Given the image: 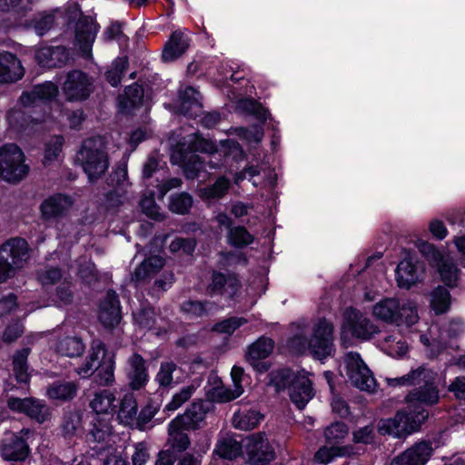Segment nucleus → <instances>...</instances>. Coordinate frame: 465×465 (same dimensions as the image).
<instances>
[{
	"label": "nucleus",
	"mask_w": 465,
	"mask_h": 465,
	"mask_svg": "<svg viewBox=\"0 0 465 465\" xmlns=\"http://www.w3.org/2000/svg\"><path fill=\"white\" fill-rule=\"evenodd\" d=\"M292 336L287 347L293 353L311 351L314 357L322 359L331 354L333 341V326L326 319H320L315 324L312 336L309 339V324L299 321L292 325Z\"/></svg>",
	"instance_id": "f257e3e1"
},
{
	"label": "nucleus",
	"mask_w": 465,
	"mask_h": 465,
	"mask_svg": "<svg viewBox=\"0 0 465 465\" xmlns=\"http://www.w3.org/2000/svg\"><path fill=\"white\" fill-rule=\"evenodd\" d=\"M371 312L377 320L398 327H411L420 320L417 303L409 299H381L373 305Z\"/></svg>",
	"instance_id": "f03ea898"
},
{
	"label": "nucleus",
	"mask_w": 465,
	"mask_h": 465,
	"mask_svg": "<svg viewBox=\"0 0 465 465\" xmlns=\"http://www.w3.org/2000/svg\"><path fill=\"white\" fill-rule=\"evenodd\" d=\"M76 161L90 182L99 180L110 165L104 139L96 136L84 140L76 154Z\"/></svg>",
	"instance_id": "7ed1b4c3"
},
{
	"label": "nucleus",
	"mask_w": 465,
	"mask_h": 465,
	"mask_svg": "<svg viewBox=\"0 0 465 465\" xmlns=\"http://www.w3.org/2000/svg\"><path fill=\"white\" fill-rule=\"evenodd\" d=\"M271 383L276 391L288 389L291 401L302 410L313 397L312 381L304 371L282 370L271 373Z\"/></svg>",
	"instance_id": "20e7f679"
},
{
	"label": "nucleus",
	"mask_w": 465,
	"mask_h": 465,
	"mask_svg": "<svg viewBox=\"0 0 465 465\" xmlns=\"http://www.w3.org/2000/svg\"><path fill=\"white\" fill-rule=\"evenodd\" d=\"M428 415V411L423 408H409L398 411L393 418L381 420L378 429L381 434H389L396 438L405 437L418 430Z\"/></svg>",
	"instance_id": "39448f33"
},
{
	"label": "nucleus",
	"mask_w": 465,
	"mask_h": 465,
	"mask_svg": "<svg viewBox=\"0 0 465 465\" xmlns=\"http://www.w3.org/2000/svg\"><path fill=\"white\" fill-rule=\"evenodd\" d=\"M29 173L25 155L16 144L9 143L0 149V178L10 183L24 180Z\"/></svg>",
	"instance_id": "423d86ee"
},
{
	"label": "nucleus",
	"mask_w": 465,
	"mask_h": 465,
	"mask_svg": "<svg viewBox=\"0 0 465 465\" xmlns=\"http://www.w3.org/2000/svg\"><path fill=\"white\" fill-rule=\"evenodd\" d=\"M431 372L423 367H420L401 378L391 380L390 384L412 385L424 381L425 386L414 391L409 395L410 401H417L426 404H434L439 400V392L436 387L430 382Z\"/></svg>",
	"instance_id": "0eeeda50"
},
{
	"label": "nucleus",
	"mask_w": 465,
	"mask_h": 465,
	"mask_svg": "<svg viewBox=\"0 0 465 465\" xmlns=\"http://www.w3.org/2000/svg\"><path fill=\"white\" fill-rule=\"evenodd\" d=\"M346 374L351 383L361 391H371L376 386L375 379L357 352H348L344 357Z\"/></svg>",
	"instance_id": "6e6552de"
},
{
	"label": "nucleus",
	"mask_w": 465,
	"mask_h": 465,
	"mask_svg": "<svg viewBox=\"0 0 465 465\" xmlns=\"http://www.w3.org/2000/svg\"><path fill=\"white\" fill-rule=\"evenodd\" d=\"M62 90L68 101H84L93 92V80L85 73L73 70L66 74Z\"/></svg>",
	"instance_id": "1a4fd4ad"
},
{
	"label": "nucleus",
	"mask_w": 465,
	"mask_h": 465,
	"mask_svg": "<svg viewBox=\"0 0 465 465\" xmlns=\"http://www.w3.org/2000/svg\"><path fill=\"white\" fill-rule=\"evenodd\" d=\"M378 331L377 326L360 311L348 309L341 328V337L346 333L358 339L368 340Z\"/></svg>",
	"instance_id": "9d476101"
},
{
	"label": "nucleus",
	"mask_w": 465,
	"mask_h": 465,
	"mask_svg": "<svg viewBox=\"0 0 465 465\" xmlns=\"http://www.w3.org/2000/svg\"><path fill=\"white\" fill-rule=\"evenodd\" d=\"M420 252L438 267L442 282L449 286L456 285L459 270L449 256H444L432 244L424 242Z\"/></svg>",
	"instance_id": "9b49d317"
},
{
	"label": "nucleus",
	"mask_w": 465,
	"mask_h": 465,
	"mask_svg": "<svg viewBox=\"0 0 465 465\" xmlns=\"http://www.w3.org/2000/svg\"><path fill=\"white\" fill-rule=\"evenodd\" d=\"M247 440L246 450L250 462L255 465H262L274 459V448L264 435L261 433L253 434Z\"/></svg>",
	"instance_id": "f8f14e48"
},
{
	"label": "nucleus",
	"mask_w": 465,
	"mask_h": 465,
	"mask_svg": "<svg viewBox=\"0 0 465 465\" xmlns=\"http://www.w3.org/2000/svg\"><path fill=\"white\" fill-rule=\"evenodd\" d=\"M0 256L9 261L15 270L23 268L29 260V247L25 240L12 238L0 245Z\"/></svg>",
	"instance_id": "ddd939ff"
},
{
	"label": "nucleus",
	"mask_w": 465,
	"mask_h": 465,
	"mask_svg": "<svg viewBox=\"0 0 465 465\" xmlns=\"http://www.w3.org/2000/svg\"><path fill=\"white\" fill-rule=\"evenodd\" d=\"M432 452L433 447L430 442L420 441L394 457L391 465H425Z\"/></svg>",
	"instance_id": "4468645a"
},
{
	"label": "nucleus",
	"mask_w": 465,
	"mask_h": 465,
	"mask_svg": "<svg viewBox=\"0 0 465 465\" xmlns=\"http://www.w3.org/2000/svg\"><path fill=\"white\" fill-rule=\"evenodd\" d=\"M6 121L9 130L16 135L25 137L35 134L40 122L27 115L26 112L20 108H13L7 112Z\"/></svg>",
	"instance_id": "2eb2a0df"
},
{
	"label": "nucleus",
	"mask_w": 465,
	"mask_h": 465,
	"mask_svg": "<svg viewBox=\"0 0 465 465\" xmlns=\"http://www.w3.org/2000/svg\"><path fill=\"white\" fill-rule=\"evenodd\" d=\"M7 406L10 410L25 413L39 422H44L49 416V408L42 401L33 398H15L7 401Z\"/></svg>",
	"instance_id": "dca6fc26"
},
{
	"label": "nucleus",
	"mask_w": 465,
	"mask_h": 465,
	"mask_svg": "<svg viewBox=\"0 0 465 465\" xmlns=\"http://www.w3.org/2000/svg\"><path fill=\"white\" fill-rule=\"evenodd\" d=\"M30 430L23 429L20 435H13L10 439L5 440L0 446V454L6 460H24L29 454V447L24 436H28Z\"/></svg>",
	"instance_id": "f3484780"
},
{
	"label": "nucleus",
	"mask_w": 465,
	"mask_h": 465,
	"mask_svg": "<svg viewBox=\"0 0 465 465\" xmlns=\"http://www.w3.org/2000/svg\"><path fill=\"white\" fill-rule=\"evenodd\" d=\"M98 318L105 328H114L121 319L120 302L114 291H109L99 307Z\"/></svg>",
	"instance_id": "a211bd4d"
},
{
	"label": "nucleus",
	"mask_w": 465,
	"mask_h": 465,
	"mask_svg": "<svg viewBox=\"0 0 465 465\" xmlns=\"http://www.w3.org/2000/svg\"><path fill=\"white\" fill-rule=\"evenodd\" d=\"M58 94V87L52 82L35 85L31 91L23 93L20 103L25 107L37 106L53 100Z\"/></svg>",
	"instance_id": "6ab92c4d"
},
{
	"label": "nucleus",
	"mask_w": 465,
	"mask_h": 465,
	"mask_svg": "<svg viewBox=\"0 0 465 465\" xmlns=\"http://www.w3.org/2000/svg\"><path fill=\"white\" fill-rule=\"evenodd\" d=\"M274 348V342L271 338L261 337L248 349L246 359L253 368L259 371H265L267 366L261 360L267 358Z\"/></svg>",
	"instance_id": "aec40b11"
},
{
	"label": "nucleus",
	"mask_w": 465,
	"mask_h": 465,
	"mask_svg": "<svg viewBox=\"0 0 465 465\" xmlns=\"http://www.w3.org/2000/svg\"><path fill=\"white\" fill-rule=\"evenodd\" d=\"M171 161L173 163L183 167L184 175L188 179L196 178L200 170L203 167V162L199 155L191 152H183L182 149L173 151Z\"/></svg>",
	"instance_id": "412c9836"
},
{
	"label": "nucleus",
	"mask_w": 465,
	"mask_h": 465,
	"mask_svg": "<svg viewBox=\"0 0 465 465\" xmlns=\"http://www.w3.org/2000/svg\"><path fill=\"white\" fill-rule=\"evenodd\" d=\"M209 405L208 402L194 401L183 415L173 419V424L182 423L183 428L191 430L199 428L209 411Z\"/></svg>",
	"instance_id": "4be33fe9"
},
{
	"label": "nucleus",
	"mask_w": 465,
	"mask_h": 465,
	"mask_svg": "<svg viewBox=\"0 0 465 465\" xmlns=\"http://www.w3.org/2000/svg\"><path fill=\"white\" fill-rule=\"evenodd\" d=\"M73 203L70 196L58 193L45 199L41 203L40 210L45 219H52L65 214Z\"/></svg>",
	"instance_id": "5701e85b"
},
{
	"label": "nucleus",
	"mask_w": 465,
	"mask_h": 465,
	"mask_svg": "<svg viewBox=\"0 0 465 465\" xmlns=\"http://www.w3.org/2000/svg\"><path fill=\"white\" fill-rule=\"evenodd\" d=\"M127 379L131 389L140 390L145 386L148 381V373L143 358L134 353L128 359Z\"/></svg>",
	"instance_id": "b1692460"
},
{
	"label": "nucleus",
	"mask_w": 465,
	"mask_h": 465,
	"mask_svg": "<svg viewBox=\"0 0 465 465\" xmlns=\"http://www.w3.org/2000/svg\"><path fill=\"white\" fill-rule=\"evenodd\" d=\"M25 70L18 58L11 53L0 54V84L15 82L24 76Z\"/></svg>",
	"instance_id": "393cba45"
},
{
	"label": "nucleus",
	"mask_w": 465,
	"mask_h": 465,
	"mask_svg": "<svg viewBox=\"0 0 465 465\" xmlns=\"http://www.w3.org/2000/svg\"><path fill=\"white\" fill-rule=\"evenodd\" d=\"M35 59L41 66L53 68L66 64L69 60V54L63 46H45L36 51Z\"/></svg>",
	"instance_id": "a878e982"
},
{
	"label": "nucleus",
	"mask_w": 465,
	"mask_h": 465,
	"mask_svg": "<svg viewBox=\"0 0 465 465\" xmlns=\"http://www.w3.org/2000/svg\"><path fill=\"white\" fill-rule=\"evenodd\" d=\"M190 45L188 35L181 30L174 31L163 51V60L171 62L183 55Z\"/></svg>",
	"instance_id": "bb28decb"
},
{
	"label": "nucleus",
	"mask_w": 465,
	"mask_h": 465,
	"mask_svg": "<svg viewBox=\"0 0 465 465\" xmlns=\"http://www.w3.org/2000/svg\"><path fill=\"white\" fill-rule=\"evenodd\" d=\"M429 307L435 315L445 314L450 312L453 299L450 291L443 286L432 289L429 295Z\"/></svg>",
	"instance_id": "cd10ccee"
},
{
	"label": "nucleus",
	"mask_w": 465,
	"mask_h": 465,
	"mask_svg": "<svg viewBox=\"0 0 465 465\" xmlns=\"http://www.w3.org/2000/svg\"><path fill=\"white\" fill-rule=\"evenodd\" d=\"M105 354V349L104 344L97 341L92 343L89 353L85 359V361L76 369V372L82 378H88L95 371H97L100 361Z\"/></svg>",
	"instance_id": "c85d7f7f"
},
{
	"label": "nucleus",
	"mask_w": 465,
	"mask_h": 465,
	"mask_svg": "<svg viewBox=\"0 0 465 465\" xmlns=\"http://www.w3.org/2000/svg\"><path fill=\"white\" fill-rule=\"evenodd\" d=\"M396 273L398 285L405 289L411 288L420 277L419 267L411 258L402 260L397 266Z\"/></svg>",
	"instance_id": "c756f323"
},
{
	"label": "nucleus",
	"mask_w": 465,
	"mask_h": 465,
	"mask_svg": "<svg viewBox=\"0 0 465 465\" xmlns=\"http://www.w3.org/2000/svg\"><path fill=\"white\" fill-rule=\"evenodd\" d=\"M78 388V384L72 381H54L47 387L46 395L54 401H69L76 396Z\"/></svg>",
	"instance_id": "7c9ffc66"
},
{
	"label": "nucleus",
	"mask_w": 465,
	"mask_h": 465,
	"mask_svg": "<svg viewBox=\"0 0 465 465\" xmlns=\"http://www.w3.org/2000/svg\"><path fill=\"white\" fill-rule=\"evenodd\" d=\"M96 33L97 27L93 21L83 19L77 22L75 37L84 54H88L90 53Z\"/></svg>",
	"instance_id": "2f4dec72"
},
{
	"label": "nucleus",
	"mask_w": 465,
	"mask_h": 465,
	"mask_svg": "<svg viewBox=\"0 0 465 465\" xmlns=\"http://www.w3.org/2000/svg\"><path fill=\"white\" fill-rule=\"evenodd\" d=\"M54 347L58 353L71 358L81 356L85 350L81 338L69 335L57 338Z\"/></svg>",
	"instance_id": "473e14b6"
},
{
	"label": "nucleus",
	"mask_w": 465,
	"mask_h": 465,
	"mask_svg": "<svg viewBox=\"0 0 465 465\" xmlns=\"http://www.w3.org/2000/svg\"><path fill=\"white\" fill-rule=\"evenodd\" d=\"M239 287L238 279L232 274H224L222 272H213L212 283L209 285V292L212 294L227 293L230 296L233 295Z\"/></svg>",
	"instance_id": "72a5a7b5"
},
{
	"label": "nucleus",
	"mask_w": 465,
	"mask_h": 465,
	"mask_svg": "<svg viewBox=\"0 0 465 465\" xmlns=\"http://www.w3.org/2000/svg\"><path fill=\"white\" fill-rule=\"evenodd\" d=\"M137 411L138 404L134 395L126 393L121 399L116 411L117 420L124 426H131L135 421Z\"/></svg>",
	"instance_id": "f704fd0d"
},
{
	"label": "nucleus",
	"mask_w": 465,
	"mask_h": 465,
	"mask_svg": "<svg viewBox=\"0 0 465 465\" xmlns=\"http://www.w3.org/2000/svg\"><path fill=\"white\" fill-rule=\"evenodd\" d=\"M163 266L164 260L161 256L149 257L135 268L131 279L135 283L143 282L156 274Z\"/></svg>",
	"instance_id": "c9c22d12"
},
{
	"label": "nucleus",
	"mask_w": 465,
	"mask_h": 465,
	"mask_svg": "<svg viewBox=\"0 0 465 465\" xmlns=\"http://www.w3.org/2000/svg\"><path fill=\"white\" fill-rule=\"evenodd\" d=\"M143 97V90L138 84L128 86L124 94L118 98L119 108L122 113L131 114L140 106Z\"/></svg>",
	"instance_id": "e433bc0d"
},
{
	"label": "nucleus",
	"mask_w": 465,
	"mask_h": 465,
	"mask_svg": "<svg viewBox=\"0 0 465 465\" xmlns=\"http://www.w3.org/2000/svg\"><path fill=\"white\" fill-rule=\"evenodd\" d=\"M181 113L189 117H195L201 111L200 94L193 87H186L180 93Z\"/></svg>",
	"instance_id": "4c0bfd02"
},
{
	"label": "nucleus",
	"mask_w": 465,
	"mask_h": 465,
	"mask_svg": "<svg viewBox=\"0 0 465 465\" xmlns=\"http://www.w3.org/2000/svg\"><path fill=\"white\" fill-rule=\"evenodd\" d=\"M114 401L115 395L108 390H103L94 395L90 401V407L96 413V417L100 414L107 415L115 411Z\"/></svg>",
	"instance_id": "58836bf2"
},
{
	"label": "nucleus",
	"mask_w": 465,
	"mask_h": 465,
	"mask_svg": "<svg viewBox=\"0 0 465 465\" xmlns=\"http://www.w3.org/2000/svg\"><path fill=\"white\" fill-rule=\"evenodd\" d=\"M262 419V416L254 410L242 411L233 414L232 425L239 430H249L254 429Z\"/></svg>",
	"instance_id": "ea45409f"
},
{
	"label": "nucleus",
	"mask_w": 465,
	"mask_h": 465,
	"mask_svg": "<svg viewBox=\"0 0 465 465\" xmlns=\"http://www.w3.org/2000/svg\"><path fill=\"white\" fill-rule=\"evenodd\" d=\"M189 429L183 428L182 423L173 424V420L170 422L168 432H169V442L173 449L178 451L185 450L190 445V440L184 430Z\"/></svg>",
	"instance_id": "a19ab883"
},
{
	"label": "nucleus",
	"mask_w": 465,
	"mask_h": 465,
	"mask_svg": "<svg viewBox=\"0 0 465 465\" xmlns=\"http://www.w3.org/2000/svg\"><path fill=\"white\" fill-rule=\"evenodd\" d=\"M112 426L108 419L94 417L92 421V428L87 434L89 442H104L111 435Z\"/></svg>",
	"instance_id": "79ce46f5"
},
{
	"label": "nucleus",
	"mask_w": 465,
	"mask_h": 465,
	"mask_svg": "<svg viewBox=\"0 0 465 465\" xmlns=\"http://www.w3.org/2000/svg\"><path fill=\"white\" fill-rule=\"evenodd\" d=\"M214 452L223 459L233 460L242 453V445L232 437H223L217 442Z\"/></svg>",
	"instance_id": "37998d69"
},
{
	"label": "nucleus",
	"mask_w": 465,
	"mask_h": 465,
	"mask_svg": "<svg viewBox=\"0 0 465 465\" xmlns=\"http://www.w3.org/2000/svg\"><path fill=\"white\" fill-rule=\"evenodd\" d=\"M352 453L351 446L322 447L315 453V460L322 464H328L338 457L350 456Z\"/></svg>",
	"instance_id": "c03bdc74"
},
{
	"label": "nucleus",
	"mask_w": 465,
	"mask_h": 465,
	"mask_svg": "<svg viewBox=\"0 0 465 465\" xmlns=\"http://www.w3.org/2000/svg\"><path fill=\"white\" fill-rule=\"evenodd\" d=\"M230 187V181L224 176L219 177L216 182L207 187L200 188L198 195L202 199L211 200L222 198Z\"/></svg>",
	"instance_id": "a18cd8bd"
},
{
	"label": "nucleus",
	"mask_w": 465,
	"mask_h": 465,
	"mask_svg": "<svg viewBox=\"0 0 465 465\" xmlns=\"http://www.w3.org/2000/svg\"><path fill=\"white\" fill-rule=\"evenodd\" d=\"M62 430L66 438L77 436L82 432V415L78 411H71L64 415Z\"/></svg>",
	"instance_id": "49530a36"
},
{
	"label": "nucleus",
	"mask_w": 465,
	"mask_h": 465,
	"mask_svg": "<svg viewBox=\"0 0 465 465\" xmlns=\"http://www.w3.org/2000/svg\"><path fill=\"white\" fill-rule=\"evenodd\" d=\"M178 367L173 361H162L158 372L155 375V381L162 388H169L173 383V373Z\"/></svg>",
	"instance_id": "de8ad7c7"
},
{
	"label": "nucleus",
	"mask_w": 465,
	"mask_h": 465,
	"mask_svg": "<svg viewBox=\"0 0 465 465\" xmlns=\"http://www.w3.org/2000/svg\"><path fill=\"white\" fill-rule=\"evenodd\" d=\"M29 352L30 350L28 348H25L18 351L14 356V371L16 380L20 382H26L29 378L27 373V357Z\"/></svg>",
	"instance_id": "09e8293b"
},
{
	"label": "nucleus",
	"mask_w": 465,
	"mask_h": 465,
	"mask_svg": "<svg viewBox=\"0 0 465 465\" xmlns=\"http://www.w3.org/2000/svg\"><path fill=\"white\" fill-rule=\"evenodd\" d=\"M193 197L185 192L175 193L171 196L169 208L177 214H185L193 206Z\"/></svg>",
	"instance_id": "8fccbe9b"
},
{
	"label": "nucleus",
	"mask_w": 465,
	"mask_h": 465,
	"mask_svg": "<svg viewBox=\"0 0 465 465\" xmlns=\"http://www.w3.org/2000/svg\"><path fill=\"white\" fill-rule=\"evenodd\" d=\"M199 384L193 382L190 385L183 387L178 392H176L172 400L166 404L165 410L175 411L179 409L184 402H186L194 393Z\"/></svg>",
	"instance_id": "3c124183"
},
{
	"label": "nucleus",
	"mask_w": 465,
	"mask_h": 465,
	"mask_svg": "<svg viewBox=\"0 0 465 465\" xmlns=\"http://www.w3.org/2000/svg\"><path fill=\"white\" fill-rule=\"evenodd\" d=\"M128 66V60L125 56L117 57L112 64L111 68L106 72L105 76L112 86H117L122 80V75Z\"/></svg>",
	"instance_id": "603ef678"
},
{
	"label": "nucleus",
	"mask_w": 465,
	"mask_h": 465,
	"mask_svg": "<svg viewBox=\"0 0 465 465\" xmlns=\"http://www.w3.org/2000/svg\"><path fill=\"white\" fill-rule=\"evenodd\" d=\"M160 409V404L154 401H149L141 410L139 415H136V425L140 430H145L147 424L152 420Z\"/></svg>",
	"instance_id": "864d4df0"
},
{
	"label": "nucleus",
	"mask_w": 465,
	"mask_h": 465,
	"mask_svg": "<svg viewBox=\"0 0 465 465\" xmlns=\"http://www.w3.org/2000/svg\"><path fill=\"white\" fill-rule=\"evenodd\" d=\"M136 323L143 329L152 330L157 323V320L162 321V318L157 317L153 308H143L136 312L134 314Z\"/></svg>",
	"instance_id": "5fc2aeb1"
},
{
	"label": "nucleus",
	"mask_w": 465,
	"mask_h": 465,
	"mask_svg": "<svg viewBox=\"0 0 465 465\" xmlns=\"http://www.w3.org/2000/svg\"><path fill=\"white\" fill-rule=\"evenodd\" d=\"M247 322L243 317H231L216 323L213 330L222 334L231 335Z\"/></svg>",
	"instance_id": "6e6d98bb"
},
{
	"label": "nucleus",
	"mask_w": 465,
	"mask_h": 465,
	"mask_svg": "<svg viewBox=\"0 0 465 465\" xmlns=\"http://www.w3.org/2000/svg\"><path fill=\"white\" fill-rule=\"evenodd\" d=\"M384 348L387 353L392 357L404 355L408 351L406 341L395 335H389L384 339Z\"/></svg>",
	"instance_id": "4d7b16f0"
},
{
	"label": "nucleus",
	"mask_w": 465,
	"mask_h": 465,
	"mask_svg": "<svg viewBox=\"0 0 465 465\" xmlns=\"http://www.w3.org/2000/svg\"><path fill=\"white\" fill-rule=\"evenodd\" d=\"M63 143L64 139L62 136H54L49 140L45 151L44 164H50L59 157Z\"/></svg>",
	"instance_id": "13d9d810"
},
{
	"label": "nucleus",
	"mask_w": 465,
	"mask_h": 465,
	"mask_svg": "<svg viewBox=\"0 0 465 465\" xmlns=\"http://www.w3.org/2000/svg\"><path fill=\"white\" fill-rule=\"evenodd\" d=\"M349 433L348 427L343 422L331 423L324 430V437L329 443H336L344 439Z\"/></svg>",
	"instance_id": "bf43d9fd"
},
{
	"label": "nucleus",
	"mask_w": 465,
	"mask_h": 465,
	"mask_svg": "<svg viewBox=\"0 0 465 465\" xmlns=\"http://www.w3.org/2000/svg\"><path fill=\"white\" fill-rule=\"evenodd\" d=\"M96 378L100 385L109 386L113 384L114 381V367L111 360L104 361L99 365Z\"/></svg>",
	"instance_id": "052dcab7"
},
{
	"label": "nucleus",
	"mask_w": 465,
	"mask_h": 465,
	"mask_svg": "<svg viewBox=\"0 0 465 465\" xmlns=\"http://www.w3.org/2000/svg\"><path fill=\"white\" fill-rule=\"evenodd\" d=\"M229 240L232 245L242 247L252 242V236L244 227L238 226L230 229Z\"/></svg>",
	"instance_id": "680f3d73"
},
{
	"label": "nucleus",
	"mask_w": 465,
	"mask_h": 465,
	"mask_svg": "<svg viewBox=\"0 0 465 465\" xmlns=\"http://www.w3.org/2000/svg\"><path fill=\"white\" fill-rule=\"evenodd\" d=\"M243 392L242 385L233 386V388L220 387L213 392V398L220 402H228L238 397Z\"/></svg>",
	"instance_id": "e2e57ef3"
},
{
	"label": "nucleus",
	"mask_w": 465,
	"mask_h": 465,
	"mask_svg": "<svg viewBox=\"0 0 465 465\" xmlns=\"http://www.w3.org/2000/svg\"><path fill=\"white\" fill-rule=\"evenodd\" d=\"M195 241L192 238H175L170 243L172 252H183L186 254H192L195 249Z\"/></svg>",
	"instance_id": "0e129e2a"
},
{
	"label": "nucleus",
	"mask_w": 465,
	"mask_h": 465,
	"mask_svg": "<svg viewBox=\"0 0 465 465\" xmlns=\"http://www.w3.org/2000/svg\"><path fill=\"white\" fill-rule=\"evenodd\" d=\"M141 207L143 212L150 218L155 219V220H161L163 218L160 209L155 203L153 195L151 194L150 196H144L141 200Z\"/></svg>",
	"instance_id": "69168bd1"
},
{
	"label": "nucleus",
	"mask_w": 465,
	"mask_h": 465,
	"mask_svg": "<svg viewBox=\"0 0 465 465\" xmlns=\"http://www.w3.org/2000/svg\"><path fill=\"white\" fill-rule=\"evenodd\" d=\"M182 310L192 317H200L207 312L206 305L199 301L184 302Z\"/></svg>",
	"instance_id": "338daca9"
},
{
	"label": "nucleus",
	"mask_w": 465,
	"mask_h": 465,
	"mask_svg": "<svg viewBox=\"0 0 465 465\" xmlns=\"http://www.w3.org/2000/svg\"><path fill=\"white\" fill-rule=\"evenodd\" d=\"M54 25V15L50 14H41L35 19V30L37 35H45Z\"/></svg>",
	"instance_id": "774afa93"
}]
</instances>
